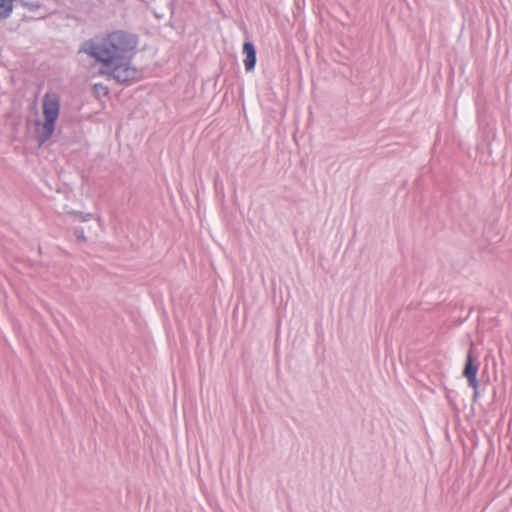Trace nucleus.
I'll use <instances>...</instances> for the list:
<instances>
[{
    "instance_id": "obj_3",
    "label": "nucleus",
    "mask_w": 512,
    "mask_h": 512,
    "mask_svg": "<svg viewBox=\"0 0 512 512\" xmlns=\"http://www.w3.org/2000/svg\"><path fill=\"white\" fill-rule=\"evenodd\" d=\"M478 369L479 364L475 363L474 358L472 356V351L470 350L467 354L463 375L467 378L469 386L472 387L474 390H477L478 388Z\"/></svg>"
},
{
    "instance_id": "obj_2",
    "label": "nucleus",
    "mask_w": 512,
    "mask_h": 512,
    "mask_svg": "<svg viewBox=\"0 0 512 512\" xmlns=\"http://www.w3.org/2000/svg\"><path fill=\"white\" fill-rule=\"evenodd\" d=\"M59 114L60 96L55 92H47L42 100L43 118L35 122L34 133L40 145L52 137Z\"/></svg>"
},
{
    "instance_id": "obj_5",
    "label": "nucleus",
    "mask_w": 512,
    "mask_h": 512,
    "mask_svg": "<svg viewBox=\"0 0 512 512\" xmlns=\"http://www.w3.org/2000/svg\"><path fill=\"white\" fill-rule=\"evenodd\" d=\"M15 0H0V18H7L12 10Z\"/></svg>"
},
{
    "instance_id": "obj_4",
    "label": "nucleus",
    "mask_w": 512,
    "mask_h": 512,
    "mask_svg": "<svg viewBox=\"0 0 512 512\" xmlns=\"http://www.w3.org/2000/svg\"><path fill=\"white\" fill-rule=\"evenodd\" d=\"M243 54L245 55L244 66L247 71L254 69L256 64V50L251 42H245L243 45Z\"/></svg>"
},
{
    "instance_id": "obj_1",
    "label": "nucleus",
    "mask_w": 512,
    "mask_h": 512,
    "mask_svg": "<svg viewBox=\"0 0 512 512\" xmlns=\"http://www.w3.org/2000/svg\"><path fill=\"white\" fill-rule=\"evenodd\" d=\"M137 46L136 35L120 30L109 33L100 40L86 42L81 51L102 64L99 75L127 83L140 78V72L130 64Z\"/></svg>"
},
{
    "instance_id": "obj_6",
    "label": "nucleus",
    "mask_w": 512,
    "mask_h": 512,
    "mask_svg": "<svg viewBox=\"0 0 512 512\" xmlns=\"http://www.w3.org/2000/svg\"><path fill=\"white\" fill-rule=\"evenodd\" d=\"M94 91L98 95H107L108 94V88L100 83H96L94 85Z\"/></svg>"
}]
</instances>
